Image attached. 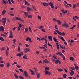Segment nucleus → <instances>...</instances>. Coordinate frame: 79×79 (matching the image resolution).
I'll list each match as a JSON object with an SVG mask.
<instances>
[{
    "instance_id": "nucleus-57",
    "label": "nucleus",
    "mask_w": 79,
    "mask_h": 79,
    "mask_svg": "<svg viewBox=\"0 0 79 79\" xmlns=\"http://www.w3.org/2000/svg\"><path fill=\"white\" fill-rule=\"evenodd\" d=\"M28 17L29 18H32V16L29 15L28 16Z\"/></svg>"
},
{
    "instance_id": "nucleus-24",
    "label": "nucleus",
    "mask_w": 79,
    "mask_h": 79,
    "mask_svg": "<svg viewBox=\"0 0 79 79\" xmlns=\"http://www.w3.org/2000/svg\"><path fill=\"white\" fill-rule=\"evenodd\" d=\"M0 40H1V41H2V42L4 41V39H3V38L2 37H0Z\"/></svg>"
},
{
    "instance_id": "nucleus-20",
    "label": "nucleus",
    "mask_w": 79,
    "mask_h": 79,
    "mask_svg": "<svg viewBox=\"0 0 79 79\" xmlns=\"http://www.w3.org/2000/svg\"><path fill=\"white\" fill-rule=\"evenodd\" d=\"M25 16L27 17L28 16V14L26 12H24Z\"/></svg>"
},
{
    "instance_id": "nucleus-18",
    "label": "nucleus",
    "mask_w": 79,
    "mask_h": 79,
    "mask_svg": "<svg viewBox=\"0 0 79 79\" xmlns=\"http://www.w3.org/2000/svg\"><path fill=\"white\" fill-rule=\"evenodd\" d=\"M30 71L31 72V73L32 75H35V74H34V71H33L31 69H30Z\"/></svg>"
},
{
    "instance_id": "nucleus-55",
    "label": "nucleus",
    "mask_w": 79,
    "mask_h": 79,
    "mask_svg": "<svg viewBox=\"0 0 79 79\" xmlns=\"http://www.w3.org/2000/svg\"><path fill=\"white\" fill-rule=\"evenodd\" d=\"M43 27V26H41L40 27H39V29H42Z\"/></svg>"
},
{
    "instance_id": "nucleus-19",
    "label": "nucleus",
    "mask_w": 79,
    "mask_h": 79,
    "mask_svg": "<svg viewBox=\"0 0 79 79\" xmlns=\"http://www.w3.org/2000/svg\"><path fill=\"white\" fill-rule=\"evenodd\" d=\"M45 71H48V70H49V69H50V68L48 67H45Z\"/></svg>"
},
{
    "instance_id": "nucleus-3",
    "label": "nucleus",
    "mask_w": 79,
    "mask_h": 79,
    "mask_svg": "<svg viewBox=\"0 0 79 79\" xmlns=\"http://www.w3.org/2000/svg\"><path fill=\"white\" fill-rule=\"evenodd\" d=\"M63 27H66V28L68 27V24L67 23H64L62 25Z\"/></svg>"
},
{
    "instance_id": "nucleus-7",
    "label": "nucleus",
    "mask_w": 79,
    "mask_h": 79,
    "mask_svg": "<svg viewBox=\"0 0 79 79\" xmlns=\"http://www.w3.org/2000/svg\"><path fill=\"white\" fill-rule=\"evenodd\" d=\"M43 63H49V61H48V60L47 59H45V60H43Z\"/></svg>"
},
{
    "instance_id": "nucleus-16",
    "label": "nucleus",
    "mask_w": 79,
    "mask_h": 79,
    "mask_svg": "<svg viewBox=\"0 0 79 79\" xmlns=\"http://www.w3.org/2000/svg\"><path fill=\"white\" fill-rule=\"evenodd\" d=\"M16 56L21 57V54L20 53H19L16 54Z\"/></svg>"
},
{
    "instance_id": "nucleus-54",
    "label": "nucleus",
    "mask_w": 79,
    "mask_h": 79,
    "mask_svg": "<svg viewBox=\"0 0 79 79\" xmlns=\"http://www.w3.org/2000/svg\"><path fill=\"white\" fill-rule=\"evenodd\" d=\"M34 69H35V72L37 73V69L36 68H35Z\"/></svg>"
},
{
    "instance_id": "nucleus-35",
    "label": "nucleus",
    "mask_w": 79,
    "mask_h": 79,
    "mask_svg": "<svg viewBox=\"0 0 79 79\" xmlns=\"http://www.w3.org/2000/svg\"><path fill=\"white\" fill-rule=\"evenodd\" d=\"M51 38H52V37H51L50 36H48V38L49 39V40H51Z\"/></svg>"
},
{
    "instance_id": "nucleus-4",
    "label": "nucleus",
    "mask_w": 79,
    "mask_h": 79,
    "mask_svg": "<svg viewBox=\"0 0 79 79\" xmlns=\"http://www.w3.org/2000/svg\"><path fill=\"white\" fill-rule=\"evenodd\" d=\"M26 41H29L30 42H32V40H31V38L27 37L26 39Z\"/></svg>"
},
{
    "instance_id": "nucleus-11",
    "label": "nucleus",
    "mask_w": 79,
    "mask_h": 79,
    "mask_svg": "<svg viewBox=\"0 0 79 79\" xmlns=\"http://www.w3.org/2000/svg\"><path fill=\"white\" fill-rule=\"evenodd\" d=\"M41 3L43 4V5H44V6H48V5H49L48 3H46V2H44V3H42L41 2Z\"/></svg>"
},
{
    "instance_id": "nucleus-44",
    "label": "nucleus",
    "mask_w": 79,
    "mask_h": 79,
    "mask_svg": "<svg viewBox=\"0 0 79 79\" xmlns=\"http://www.w3.org/2000/svg\"><path fill=\"white\" fill-rule=\"evenodd\" d=\"M67 13V10H65L64 11V12L63 13V15H65V14H66V13Z\"/></svg>"
},
{
    "instance_id": "nucleus-5",
    "label": "nucleus",
    "mask_w": 79,
    "mask_h": 79,
    "mask_svg": "<svg viewBox=\"0 0 79 79\" xmlns=\"http://www.w3.org/2000/svg\"><path fill=\"white\" fill-rule=\"evenodd\" d=\"M5 29V28L3 27V26H1L0 27V31H4V30Z\"/></svg>"
},
{
    "instance_id": "nucleus-59",
    "label": "nucleus",
    "mask_w": 79,
    "mask_h": 79,
    "mask_svg": "<svg viewBox=\"0 0 79 79\" xmlns=\"http://www.w3.org/2000/svg\"><path fill=\"white\" fill-rule=\"evenodd\" d=\"M37 40H39V41H40V40H41V39L39 38L38 37H37Z\"/></svg>"
},
{
    "instance_id": "nucleus-45",
    "label": "nucleus",
    "mask_w": 79,
    "mask_h": 79,
    "mask_svg": "<svg viewBox=\"0 0 79 79\" xmlns=\"http://www.w3.org/2000/svg\"><path fill=\"white\" fill-rule=\"evenodd\" d=\"M38 18L39 19H40V20H41V17L40 16H38Z\"/></svg>"
},
{
    "instance_id": "nucleus-53",
    "label": "nucleus",
    "mask_w": 79,
    "mask_h": 79,
    "mask_svg": "<svg viewBox=\"0 0 79 79\" xmlns=\"http://www.w3.org/2000/svg\"><path fill=\"white\" fill-rule=\"evenodd\" d=\"M1 36H3V37H6V35H4V34H1Z\"/></svg>"
},
{
    "instance_id": "nucleus-34",
    "label": "nucleus",
    "mask_w": 79,
    "mask_h": 79,
    "mask_svg": "<svg viewBox=\"0 0 79 79\" xmlns=\"http://www.w3.org/2000/svg\"><path fill=\"white\" fill-rule=\"evenodd\" d=\"M27 11H31V9L29 7H27Z\"/></svg>"
},
{
    "instance_id": "nucleus-14",
    "label": "nucleus",
    "mask_w": 79,
    "mask_h": 79,
    "mask_svg": "<svg viewBox=\"0 0 79 79\" xmlns=\"http://www.w3.org/2000/svg\"><path fill=\"white\" fill-rule=\"evenodd\" d=\"M53 39L55 42H58V41H57L58 39H56V38H55V37L53 38Z\"/></svg>"
},
{
    "instance_id": "nucleus-37",
    "label": "nucleus",
    "mask_w": 79,
    "mask_h": 79,
    "mask_svg": "<svg viewBox=\"0 0 79 79\" xmlns=\"http://www.w3.org/2000/svg\"><path fill=\"white\" fill-rule=\"evenodd\" d=\"M56 46H57V50H59L60 49L59 48H60V46H59V45H56Z\"/></svg>"
},
{
    "instance_id": "nucleus-13",
    "label": "nucleus",
    "mask_w": 79,
    "mask_h": 79,
    "mask_svg": "<svg viewBox=\"0 0 79 79\" xmlns=\"http://www.w3.org/2000/svg\"><path fill=\"white\" fill-rule=\"evenodd\" d=\"M55 31L59 35H61V32L59 31H58L57 30H55Z\"/></svg>"
},
{
    "instance_id": "nucleus-40",
    "label": "nucleus",
    "mask_w": 79,
    "mask_h": 79,
    "mask_svg": "<svg viewBox=\"0 0 79 79\" xmlns=\"http://www.w3.org/2000/svg\"><path fill=\"white\" fill-rule=\"evenodd\" d=\"M3 2L4 3H5V4H6L7 2L5 0H2Z\"/></svg>"
},
{
    "instance_id": "nucleus-39",
    "label": "nucleus",
    "mask_w": 79,
    "mask_h": 79,
    "mask_svg": "<svg viewBox=\"0 0 79 79\" xmlns=\"http://www.w3.org/2000/svg\"><path fill=\"white\" fill-rule=\"evenodd\" d=\"M3 66H4V64H0V67L2 68Z\"/></svg>"
},
{
    "instance_id": "nucleus-25",
    "label": "nucleus",
    "mask_w": 79,
    "mask_h": 79,
    "mask_svg": "<svg viewBox=\"0 0 79 79\" xmlns=\"http://www.w3.org/2000/svg\"><path fill=\"white\" fill-rule=\"evenodd\" d=\"M25 4L26 5H29V3L27 1H25Z\"/></svg>"
},
{
    "instance_id": "nucleus-58",
    "label": "nucleus",
    "mask_w": 79,
    "mask_h": 79,
    "mask_svg": "<svg viewBox=\"0 0 79 79\" xmlns=\"http://www.w3.org/2000/svg\"><path fill=\"white\" fill-rule=\"evenodd\" d=\"M70 69H72V70H75V68L74 67H72Z\"/></svg>"
},
{
    "instance_id": "nucleus-21",
    "label": "nucleus",
    "mask_w": 79,
    "mask_h": 79,
    "mask_svg": "<svg viewBox=\"0 0 79 79\" xmlns=\"http://www.w3.org/2000/svg\"><path fill=\"white\" fill-rule=\"evenodd\" d=\"M14 76L15 78H16V79H18V76H17V74H16L15 73L14 74Z\"/></svg>"
},
{
    "instance_id": "nucleus-42",
    "label": "nucleus",
    "mask_w": 79,
    "mask_h": 79,
    "mask_svg": "<svg viewBox=\"0 0 79 79\" xmlns=\"http://www.w3.org/2000/svg\"><path fill=\"white\" fill-rule=\"evenodd\" d=\"M67 75L66 74H64L63 75L64 78H66V77Z\"/></svg>"
},
{
    "instance_id": "nucleus-36",
    "label": "nucleus",
    "mask_w": 79,
    "mask_h": 79,
    "mask_svg": "<svg viewBox=\"0 0 79 79\" xmlns=\"http://www.w3.org/2000/svg\"><path fill=\"white\" fill-rule=\"evenodd\" d=\"M62 58H63V60H65V57H64V55H63V56H62Z\"/></svg>"
},
{
    "instance_id": "nucleus-29",
    "label": "nucleus",
    "mask_w": 79,
    "mask_h": 79,
    "mask_svg": "<svg viewBox=\"0 0 79 79\" xmlns=\"http://www.w3.org/2000/svg\"><path fill=\"white\" fill-rule=\"evenodd\" d=\"M10 64L9 63H8L7 64V67L8 68L9 67H10Z\"/></svg>"
},
{
    "instance_id": "nucleus-47",
    "label": "nucleus",
    "mask_w": 79,
    "mask_h": 79,
    "mask_svg": "<svg viewBox=\"0 0 79 79\" xmlns=\"http://www.w3.org/2000/svg\"><path fill=\"white\" fill-rule=\"evenodd\" d=\"M10 35H13V32L10 31Z\"/></svg>"
},
{
    "instance_id": "nucleus-9",
    "label": "nucleus",
    "mask_w": 79,
    "mask_h": 79,
    "mask_svg": "<svg viewBox=\"0 0 79 79\" xmlns=\"http://www.w3.org/2000/svg\"><path fill=\"white\" fill-rule=\"evenodd\" d=\"M24 74L25 75V77H28V74H27V72H26V71H24Z\"/></svg>"
},
{
    "instance_id": "nucleus-10",
    "label": "nucleus",
    "mask_w": 79,
    "mask_h": 79,
    "mask_svg": "<svg viewBox=\"0 0 79 79\" xmlns=\"http://www.w3.org/2000/svg\"><path fill=\"white\" fill-rule=\"evenodd\" d=\"M71 72H70V74L71 76H73V74H74V71L70 70Z\"/></svg>"
},
{
    "instance_id": "nucleus-38",
    "label": "nucleus",
    "mask_w": 79,
    "mask_h": 79,
    "mask_svg": "<svg viewBox=\"0 0 79 79\" xmlns=\"http://www.w3.org/2000/svg\"><path fill=\"white\" fill-rule=\"evenodd\" d=\"M19 77L20 79H24V77H23L21 76H19Z\"/></svg>"
},
{
    "instance_id": "nucleus-28",
    "label": "nucleus",
    "mask_w": 79,
    "mask_h": 79,
    "mask_svg": "<svg viewBox=\"0 0 79 79\" xmlns=\"http://www.w3.org/2000/svg\"><path fill=\"white\" fill-rule=\"evenodd\" d=\"M6 13V10H4L2 11V13L3 15H5Z\"/></svg>"
},
{
    "instance_id": "nucleus-49",
    "label": "nucleus",
    "mask_w": 79,
    "mask_h": 79,
    "mask_svg": "<svg viewBox=\"0 0 79 79\" xmlns=\"http://www.w3.org/2000/svg\"><path fill=\"white\" fill-rule=\"evenodd\" d=\"M41 31H43V32H45V30L44 29H41Z\"/></svg>"
},
{
    "instance_id": "nucleus-12",
    "label": "nucleus",
    "mask_w": 79,
    "mask_h": 79,
    "mask_svg": "<svg viewBox=\"0 0 79 79\" xmlns=\"http://www.w3.org/2000/svg\"><path fill=\"white\" fill-rule=\"evenodd\" d=\"M73 64L75 66L76 69V70H78V69H79V67H78L77 66V65H76V64Z\"/></svg>"
},
{
    "instance_id": "nucleus-22",
    "label": "nucleus",
    "mask_w": 79,
    "mask_h": 79,
    "mask_svg": "<svg viewBox=\"0 0 79 79\" xmlns=\"http://www.w3.org/2000/svg\"><path fill=\"white\" fill-rule=\"evenodd\" d=\"M70 60H71L72 61H74V57L73 56H71L70 57Z\"/></svg>"
},
{
    "instance_id": "nucleus-27",
    "label": "nucleus",
    "mask_w": 79,
    "mask_h": 79,
    "mask_svg": "<svg viewBox=\"0 0 79 79\" xmlns=\"http://www.w3.org/2000/svg\"><path fill=\"white\" fill-rule=\"evenodd\" d=\"M58 54H59V55L60 56H62L63 55V54L62 53L60 52H58Z\"/></svg>"
},
{
    "instance_id": "nucleus-63",
    "label": "nucleus",
    "mask_w": 79,
    "mask_h": 79,
    "mask_svg": "<svg viewBox=\"0 0 79 79\" xmlns=\"http://www.w3.org/2000/svg\"><path fill=\"white\" fill-rule=\"evenodd\" d=\"M18 31H20V30H21L20 27H18Z\"/></svg>"
},
{
    "instance_id": "nucleus-26",
    "label": "nucleus",
    "mask_w": 79,
    "mask_h": 79,
    "mask_svg": "<svg viewBox=\"0 0 79 79\" xmlns=\"http://www.w3.org/2000/svg\"><path fill=\"white\" fill-rule=\"evenodd\" d=\"M57 70H58V71L59 72H62V71H63V69H57Z\"/></svg>"
},
{
    "instance_id": "nucleus-46",
    "label": "nucleus",
    "mask_w": 79,
    "mask_h": 79,
    "mask_svg": "<svg viewBox=\"0 0 79 79\" xmlns=\"http://www.w3.org/2000/svg\"><path fill=\"white\" fill-rule=\"evenodd\" d=\"M48 45L49 46H51V47H52L53 46H52V45L50 44H49V42H48Z\"/></svg>"
},
{
    "instance_id": "nucleus-64",
    "label": "nucleus",
    "mask_w": 79,
    "mask_h": 79,
    "mask_svg": "<svg viewBox=\"0 0 79 79\" xmlns=\"http://www.w3.org/2000/svg\"><path fill=\"white\" fill-rule=\"evenodd\" d=\"M23 58L24 59H27V58L25 57V56H23Z\"/></svg>"
},
{
    "instance_id": "nucleus-8",
    "label": "nucleus",
    "mask_w": 79,
    "mask_h": 79,
    "mask_svg": "<svg viewBox=\"0 0 79 79\" xmlns=\"http://www.w3.org/2000/svg\"><path fill=\"white\" fill-rule=\"evenodd\" d=\"M29 51H30V49H29L28 48H27L25 49L24 52L25 53H26L27 52H29Z\"/></svg>"
},
{
    "instance_id": "nucleus-41",
    "label": "nucleus",
    "mask_w": 79,
    "mask_h": 79,
    "mask_svg": "<svg viewBox=\"0 0 79 79\" xmlns=\"http://www.w3.org/2000/svg\"><path fill=\"white\" fill-rule=\"evenodd\" d=\"M37 77L38 79H39V77H40V74H38L37 75Z\"/></svg>"
},
{
    "instance_id": "nucleus-62",
    "label": "nucleus",
    "mask_w": 79,
    "mask_h": 79,
    "mask_svg": "<svg viewBox=\"0 0 79 79\" xmlns=\"http://www.w3.org/2000/svg\"><path fill=\"white\" fill-rule=\"evenodd\" d=\"M51 8H54V6H53V5L51 6Z\"/></svg>"
},
{
    "instance_id": "nucleus-32",
    "label": "nucleus",
    "mask_w": 79,
    "mask_h": 79,
    "mask_svg": "<svg viewBox=\"0 0 79 79\" xmlns=\"http://www.w3.org/2000/svg\"><path fill=\"white\" fill-rule=\"evenodd\" d=\"M40 48H41V49H44V50H46V48H45L44 47H40Z\"/></svg>"
},
{
    "instance_id": "nucleus-50",
    "label": "nucleus",
    "mask_w": 79,
    "mask_h": 79,
    "mask_svg": "<svg viewBox=\"0 0 79 79\" xmlns=\"http://www.w3.org/2000/svg\"><path fill=\"white\" fill-rule=\"evenodd\" d=\"M62 36H63V35H65V33L64 32H63L62 33H61V35Z\"/></svg>"
},
{
    "instance_id": "nucleus-51",
    "label": "nucleus",
    "mask_w": 79,
    "mask_h": 79,
    "mask_svg": "<svg viewBox=\"0 0 79 79\" xmlns=\"http://www.w3.org/2000/svg\"><path fill=\"white\" fill-rule=\"evenodd\" d=\"M46 39L45 38V37L42 38L41 39V40H45Z\"/></svg>"
},
{
    "instance_id": "nucleus-31",
    "label": "nucleus",
    "mask_w": 79,
    "mask_h": 79,
    "mask_svg": "<svg viewBox=\"0 0 79 79\" xmlns=\"http://www.w3.org/2000/svg\"><path fill=\"white\" fill-rule=\"evenodd\" d=\"M50 6H52V5H53V3L52 2H50L49 3Z\"/></svg>"
},
{
    "instance_id": "nucleus-23",
    "label": "nucleus",
    "mask_w": 79,
    "mask_h": 79,
    "mask_svg": "<svg viewBox=\"0 0 79 79\" xmlns=\"http://www.w3.org/2000/svg\"><path fill=\"white\" fill-rule=\"evenodd\" d=\"M77 5L74 4L73 5V7L74 8H76V7H77Z\"/></svg>"
},
{
    "instance_id": "nucleus-30",
    "label": "nucleus",
    "mask_w": 79,
    "mask_h": 79,
    "mask_svg": "<svg viewBox=\"0 0 79 79\" xmlns=\"http://www.w3.org/2000/svg\"><path fill=\"white\" fill-rule=\"evenodd\" d=\"M19 24V27H20L21 28V27H22V25H21V24L20 23H18Z\"/></svg>"
},
{
    "instance_id": "nucleus-6",
    "label": "nucleus",
    "mask_w": 79,
    "mask_h": 79,
    "mask_svg": "<svg viewBox=\"0 0 79 79\" xmlns=\"http://www.w3.org/2000/svg\"><path fill=\"white\" fill-rule=\"evenodd\" d=\"M44 73L46 75H47V74H48V75H50L51 74V73L50 72H49L48 71H44Z\"/></svg>"
},
{
    "instance_id": "nucleus-61",
    "label": "nucleus",
    "mask_w": 79,
    "mask_h": 79,
    "mask_svg": "<svg viewBox=\"0 0 79 79\" xmlns=\"http://www.w3.org/2000/svg\"><path fill=\"white\" fill-rule=\"evenodd\" d=\"M43 46H44L46 48H47V45L46 44H45Z\"/></svg>"
},
{
    "instance_id": "nucleus-43",
    "label": "nucleus",
    "mask_w": 79,
    "mask_h": 79,
    "mask_svg": "<svg viewBox=\"0 0 79 79\" xmlns=\"http://www.w3.org/2000/svg\"><path fill=\"white\" fill-rule=\"evenodd\" d=\"M57 62L58 63H59V64H61V61H60V60H59L57 59Z\"/></svg>"
},
{
    "instance_id": "nucleus-48",
    "label": "nucleus",
    "mask_w": 79,
    "mask_h": 79,
    "mask_svg": "<svg viewBox=\"0 0 79 79\" xmlns=\"http://www.w3.org/2000/svg\"><path fill=\"white\" fill-rule=\"evenodd\" d=\"M19 70H20V72H22V73H23V69H19Z\"/></svg>"
},
{
    "instance_id": "nucleus-52",
    "label": "nucleus",
    "mask_w": 79,
    "mask_h": 79,
    "mask_svg": "<svg viewBox=\"0 0 79 79\" xmlns=\"http://www.w3.org/2000/svg\"><path fill=\"white\" fill-rule=\"evenodd\" d=\"M13 35H10V36H9V38H13Z\"/></svg>"
},
{
    "instance_id": "nucleus-33",
    "label": "nucleus",
    "mask_w": 79,
    "mask_h": 79,
    "mask_svg": "<svg viewBox=\"0 0 79 79\" xmlns=\"http://www.w3.org/2000/svg\"><path fill=\"white\" fill-rule=\"evenodd\" d=\"M18 52H19L21 51V48H20V47H19V46H18Z\"/></svg>"
},
{
    "instance_id": "nucleus-17",
    "label": "nucleus",
    "mask_w": 79,
    "mask_h": 79,
    "mask_svg": "<svg viewBox=\"0 0 79 79\" xmlns=\"http://www.w3.org/2000/svg\"><path fill=\"white\" fill-rule=\"evenodd\" d=\"M57 21L58 23V24H59V25H60V24H61V22L60 21L58 20H57Z\"/></svg>"
},
{
    "instance_id": "nucleus-60",
    "label": "nucleus",
    "mask_w": 79,
    "mask_h": 79,
    "mask_svg": "<svg viewBox=\"0 0 79 79\" xmlns=\"http://www.w3.org/2000/svg\"><path fill=\"white\" fill-rule=\"evenodd\" d=\"M53 20H54V21H57V20L55 19V18H54L53 19Z\"/></svg>"
},
{
    "instance_id": "nucleus-1",
    "label": "nucleus",
    "mask_w": 79,
    "mask_h": 79,
    "mask_svg": "<svg viewBox=\"0 0 79 79\" xmlns=\"http://www.w3.org/2000/svg\"><path fill=\"white\" fill-rule=\"evenodd\" d=\"M15 18L16 19V20L17 21H21L22 23H24V21L23 19L20 18H18V17H15Z\"/></svg>"
},
{
    "instance_id": "nucleus-15",
    "label": "nucleus",
    "mask_w": 79,
    "mask_h": 79,
    "mask_svg": "<svg viewBox=\"0 0 79 79\" xmlns=\"http://www.w3.org/2000/svg\"><path fill=\"white\" fill-rule=\"evenodd\" d=\"M58 37H59V38H60V39H61V40H62L63 41H64V42H65V40H64V38H63V37L61 36H60L59 35H58Z\"/></svg>"
},
{
    "instance_id": "nucleus-56",
    "label": "nucleus",
    "mask_w": 79,
    "mask_h": 79,
    "mask_svg": "<svg viewBox=\"0 0 79 79\" xmlns=\"http://www.w3.org/2000/svg\"><path fill=\"white\" fill-rule=\"evenodd\" d=\"M55 29H57V30H58V26H57V25H55Z\"/></svg>"
},
{
    "instance_id": "nucleus-2",
    "label": "nucleus",
    "mask_w": 79,
    "mask_h": 79,
    "mask_svg": "<svg viewBox=\"0 0 79 79\" xmlns=\"http://www.w3.org/2000/svg\"><path fill=\"white\" fill-rule=\"evenodd\" d=\"M2 19V21H4L3 22V25L4 26H5V24H6V18H3Z\"/></svg>"
}]
</instances>
